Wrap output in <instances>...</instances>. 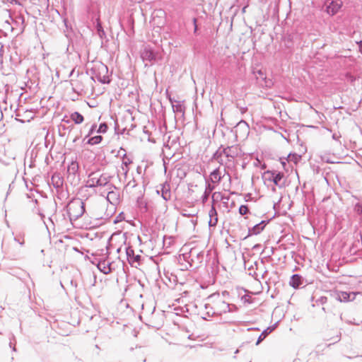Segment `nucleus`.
Here are the masks:
<instances>
[{"instance_id": "nucleus-1", "label": "nucleus", "mask_w": 362, "mask_h": 362, "mask_svg": "<svg viewBox=\"0 0 362 362\" xmlns=\"http://www.w3.org/2000/svg\"><path fill=\"white\" fill-rule=\"evenodd\" d=\"M140 57L145 66H152L163 59V50L161 48L156 49L150 45H144L140 50Z\"/></svg>"}, {"instance_id": "nucleus-2", "label": "nucleus", "mask_w": 362, "mask_h": 362, "mask_svg": "<svg viewBox=\"0 0 362 362\" xmlns=\"http://www.w3.org/2000/svg\"><path fill=\"white\" fill-rule=\"evenodd\" d=\"M64 209L66 211L69 221L72 223L84 214L86 212V205L81 199L72 197L66 205Z\"/></svg>"}, {"instance_id": "nucleus-3", "label": "nucleus", "mask_w": 362, "mask_h": 362, "mask_svg": "<svg viewBox=\"0 0 362 362\" xmlns=\"http://www.w3.org/2000/svg\"><path fill=\"white\" fill-rule=\"evenodd\" d=\"M88 71L91 74L90 78L93 81L96 78L102 84H110L112 81V73L108 74L107 66L101 62L95 64Z\"/></svg>"}, {"instance_id": "nucleus-4", "label": "nucleus", "mask_w": 362, "mask_h": 362, "mask_svg": "<svg viewBox=\"0 0 362 362\" xmlns=\"http://www.w3.org/2000/svg\"><path fill=\"white\" fill-rule=\"evenodd\" d=\"M262 178L273 182L275 186L280 189L285 188L287 185L284 173L279 170H267L262 174Z\"/></svg>"}, {"instance_id": "nucleus-5", "label": "nucleus", "mask_w": 362, "mask_h": 362, "mask_svg": "<svg viewBox=\"0 0 362 362\" xmlns=\"http://www.w3.org/2000/svg\"><path fill=\"white\" fill-rule=\"evenodd\" d=\"M222 177L219 168H215L208 177H204L206 192H212L221 182Z\"/></svg>"}, {"instance_id": "nucleus-6", "label": "nucleus", "mask_w": 362, "mask_h": 362, "mask_svg": "<svg viewBox=\"0 0 362 362\" xmlns=\"http://www.w3.org/2000/svg\"><path fill=\"white\" fill-rule=\"evenodd\" d=\"M111 178L112 176L108 175L106 173H103L98 178L93 177L89 179L86 187L88 188H95L97 187L107 186L109 189H111L112 188L116 189V187L113 184L110 183Z\"/></svg>"}, {"instance_id": "nucleus-7", "label": "nucleus", "mask_w": 362, "mask_h": 362, "mask_svg": "<svg viewBox=\"0 0 362 362\" xmlns=\"http://www.w3.org/2000/svg\"><path fill=\"white\" fill-rule=\"evenodd\" d=\"M67 178L71 185H77L80 181L79 165L76 158L72 159L67 166Z\"/></svg>"}, {"instance_id": "nucleus-8", "label": "nucleus", "mask_w": 362, "mask_h": 362, "mask_svg": "<svg viewBox=\"0 0 362 362\" xmlns=\"http://www.w3.org/2000/svg\"><path fill=\"white\" fill-rule=\"evenodd\" d=\"M325 12L329 16H334L341 11L344 6L342 0H326Z\"/></svg>"}, {"instance_id": "nucleus-9", "label": "nucleus", "mask_w": 362, "mask_h": 362, "mask_svg": "<svg viewBox=\"0 0 362 362\" xmlns=\"http://www.w3.org/2000/svg\"><path fill=\"white\" fill-rule=\"evenodd\" d=\"M357 293L354 291L335 290L332 293V296L341 303H348L353 301L356 298Z\"/></svg>"}, {"instance_id": "nucleus-10", "label": "nucleus", "mask_w": 362, "mask_h": 362, "mask_svg": "<svg viewBox=\"0 0 362 362\" xmlns=\"http://www.w3.org/2000/svg\"><path fill=\"white\" fill-rule=\"evenodd\" d=\"M125 252L127 261L132 267H135L136 268L137 266L134 265V264L137 263L138 265L141 264L143 259L142 257L140 255H135L134 250L131 245L126 247Z\"/></svg>"}, {"instance_id": "nucleus-11", "label": "nucleus", "mask_w": 362, "mask_h": 362, "mask_svg": "<svg viewBox=\"0 0 362 362\" xmlns=\"http://www.w3.org/2000/svg\"><path fill=\"white\" fill-rule=\"evenodd\" d=\"M230 150V146L224 147L223 145L214 153L212 156V159L216 160L221 165H223L224 161L222 158L223 156H225L227 158L232 157L230 154L229 151Z\"/></svg>"}, {"instance_id": "nucleus-12", "label": "nucleus", "mask_w": 362, "mask_h": 362, "mask_svg": "<svg viewBox=\"0 0 362 362\" xmlns=\"http://www.w3.org/2000/svg\"><path fill=\"white\" fill-rule=\"evenodd\" d=\"M269 222V220H263L259 223L255 224L254 226L248 228V233L243 238V240L247 238L250 236L257 235L259 234L262 231L264 230V228L266 227Z\"/></svg>"}, {"instance_id": "nucleus-13", "label": "nucleus", "mask_w": 362, "mask_h": 362, "mask_svg": "<svg viewBox=\"0 0 362 362\" xmlns=\"http://www.w3.org/2000/svg\"><path fill=\"white\" fill-rule=\"evenodd\" d=\"M156 193L161 195L162 198L165 201H169L171 199L170 185L165 181L163 184H160L159 187H157Z\"/></svg>"}, {"instance_id": "nucleus-14", "label": "nucleus", "mask_w": 362, "mask_h": 362, "mask_svg": "<svg viewBox=\"0 0 362 362\" xmlns=\"http://www.w3.org/2000/svg\"><path fill=\"white\" fill-rule=\"evenodd\" d=\"M289 285L295 289L304 287L306 285L305 279L298 274H293L289 281Z\"/></svg>"}, {"instance_id": "nucleus-15", "label": "nucleus", "mask_w": 362, "mask_h": 362, "mask_svg": "<svg viewBox=\"0 0 362 362\" xmlns=\"http://www.w3.org/2000/svg\"><path fill=\"white\" fill-rule=\"evenodd\" d=\"M234 129L235 133L236 134L240 133L243 137H247L250 133V127L248 124L243 119H241L239 122H238Z\"/></svg>"}, {"instance_id": "nucleus-16", "label": "nucleus", "mask_w": 362, "mask_h": 362, "mask_svg": "<svg viewBox=\"0 0 362 362\" xmlns=\"http://www.w3.org/2000/svg\"><path fill=\"white\" fill-rule=\"evenodd\" d=\"M94 27L96 31L97 35L100 37V39L103 41V40L107 38L106 33L104 30V28L102 25V22L100 21V17L98 16L93 20Z\"/></svg>"}, {"instance_id": "nucleus-17", "label": "nucleus", "mask_w": 362, "mask_h": 362, "mask_svg": "<svg viewBox=\"0 0 362 362\" xmlns=\"http://www.w3.org/2000/svg\"><path fill=\"white\" fill-rule=\"evenodd\" d=\"M105 262V259H100V261L98 262V264H96L95 266L100 272L103 273L104 274H108L112 272V264L110 262H108L106 264Z\"/></svg>"}, {"instance_id": "nucleus-18", "label": "nucleus", "mask_w": 362, "mask_h": 362, "mask_svg": "<svg viewBox=\"0 0 362 362\" xmlns=\"http://www.w3.org/2000/svg\"><path fill=\"white\" fill-rule=\"evenodd\" d=\"M210 220L209 221V227H215L218 223V212L214 206L212 205L211 209L209 211Z\"/></svg>"}, {"instance_id": "nucleus-19", "label": "nucleus", "mask_w": 362, "mask_h": 362, "mask_svg": "<svg viewBox=\"0 0 362 362\" xmlns=\"http://www.w3.org/2000/svg\"><path fill=\"white\" fill-rule=\"evenodd\" d=\"M136 206L142 213H148L149 211V206L146 201L144 199V197L139 196L136 199Z\"/></svg>"}, {"instance_id": "nucleus-20", "label": "nucleus", "mask_w": 362, "mask_h": 362, "mask_svg": "<svg viewBox=\"0 0 362 362\" xmlns=\"http://www.w3.org/2000/svg\"><path fill=\"white\" fill-rule=\"evenodd\" d=\"M63 23L66 28V30H64L65 36L69 40V45H68V48H67V49H68L69 47L71 45V44L73 43L71 36L70 35V32L72 33L73 29H72L71 25L69 23V20L66 18H63Z\"/></svg>"}, {"instance_id": "nucleus-21", "label": "nucleus", "mask_w": 362, "mask_h": 362, "mask_svg": "<svg viewBox=\"0 0 362 362\" xmlns=\"http://www.w3.org/2000/svg\"><path fill=\"white\" fill-rule=\"evenodd\" d=\"M51 183L55 189L63 185L64 179L59 173H54L51 177Z\"/></svg>"}, {"instance_id": "nucleus-22", "label": "nucleus", "mask_w": 362, "mask_h": 362, "mask_svg": "<svg viewBox=\"0 0 362 362\" xmlns=\"http://www.w3.org/2000/svg\"><path fill=\"white\" fill-rule=\"evenodd\" d=\"M103 137L101 135H97L94 136H89L85 141H83L85 144L90 146L97 145L102 142Z\"/></svg>"}, {"instance_id": "nucleus-23", "label": "nucleus", "mask_w": 362, "mask_h": 362, "mask_svg": "<svg viewBox=\"0 0 362 362\" xmlns=\"http://www.w3.org/2000/svg\"><path fill=\"white\" fill-rule=\"evenodd\" d=\"M275 325L269 326L264 329L259 334L256 341V345H259L274 329Z\"/></svg>"}, {"instance_id": "nucleus-24", "label": "nucleus", "mask_w": 362, "mask_h": 362, "mask_svg": "<svg viewBox=\"0 0 362 362\" xmlns=\"http://www.w3.org/2000/svg\"><path fill=\"white\" fill-rule=\"evenodd\" d=\"M70 119L76 124H80L84 121V117L77 111L74 112L70 115Z\"/></svg>"}, {"instance_id": "nucleus-25", "label": "nucleus", "mask_w": 362, "mask_h": 362, "mask_svg": "<svg viewBox=\"0 0 362 362\" xmlns=\"http://www.w3.org/2000/svg\"><path fill=\"white\" fill-rule=\"evenodd\" d=\"M57 191V197L58 199L63 200L66 199L69 196V193L67 189H64L63 185L60 187L59 188L56 189Z\"/></svg>"}, {"instance_id": "nucleus-26", "label": "nucleus", "mask_w": 362, "mask_h": 362, "mask_svg": "<svg viewBox=\"0 0 362 362\" xmlns=\"http://www.w3.org/2000/svg\"><path fill=\"white\" fill-rule=\"evenodd\" d=\"M300 160L301 156L294 152L290 153L286 157V160L288 163H293L296 165L300 161Z\"/></svg>"}, {"instance_id": "nucleus-27", "label": "nucleus", "mask_w": 362, "mask_h": 362, "mask_svg": "<svg viewBox=\"0 0 362 362\" xmlns=\"http://www.w3.org/2000/svg\"><path fill=\"white\" fill-rule=\"evenodd\" d=\"M111 119L114 120L115 134L117 135L124 134L127 132V127H124L122 129H119V125L118 124V121L116 117L112 115Z\"/></svg>"}, {"instance_id": "nucleus-28", "label": "nucleus", "mask_w": 362, "mask_h": 362, "mask_svg": "<svg viewBox=\"0 0 362 362\" xmlns=\"http://www.w3.org/2000/svg\"><path fill=\"white\" fill-rule=\"evenodd\" d=\"M118 197H119V195L114 191L111 190L108 192L106 199L110 204H112V205H115L118 202Z\"/></svg>"}, {"instance_id": "nucleus-29", "label": "nucleus", "mask_w": 362, "mask_h": 362, "mask_svg": "<svg viewBox=\"0 0 362 362\" xmlns=\"http://www.w3.org/2000/svg\"><path fill=\"white\" fill-rule=\"evenodd\" d=\"M211 198H212L213 202L215 201V200L218 201V199H220L223 203H225L226 201H228L229 200V197L228 196H226V195L223 194L220 192H214L212 194Z\"/></svg>"}, {"instance_id": "nucleus-30", "label": "nucleus", "mask_w": 362, "mask_h": 362, "mask_svg": "<svg viewBox=\"0 0 362 362\" xmlns=\"http://www.w3.org/2000/svg\"><path fill=\"white\" fill-rule=\"evenodd\" d=\"M223 306H225L227 310H223L222 313H232V312H237L238 310V308L235 304H229L226 303L225 301L222 302Z\"/></svg>"}, {"instance_id": "nucleus-31", "label": "nucleus", "mask_w": 362, "mask_h": 362, "mask_svg": "<svg viewBox=\"0 0 362 362\" xmlns=\"http://www.w3.org/2000/svg\"><path fill=\"white\" fill-rule=\"evenodd\" d=\"M9 17L11 18L12 22L16 25H18L19 24H21L23 25L22 30H24L25 28V18L22 15H18L15 17V18H13L11 14H9Z\"/></svg>"}, {"instance_id": "nucleus-32", "label": "nucleus", "mask_w": 362, "mask_h": 362, "mask_svg": "<svg viewBox=\"0 0 362 362\" xmlns=\"http://www.w3.org/2000/svg\"><path fill=\"white\" fill-rule=\"evenodd\" d=\"M176 105H173V111L175 112H185V107L181 101H176Z\"/></svg>"}, {"instance_id": "nucleus-33", "label": "nucleus", "mask_w": 362, "mask_h": 362, "mask_svg": "<svg viewBox=\"0 0 362 362\" xmlns=\"http://www.w3.org/2000/svg\"><path fill=\"white\" fill-rule=\"evenodd\" d=\"M108 130V125L106 122H101L97 129V133L105 134Z\"/></svg>"}, {"instance_id": "nucleus-34", "label": "nucleus", "mask_w": 362, "mask_h": 362, "mask_svg": "<svg viewBox=\"0 0 362 362\" xmlns=\"http://www.w3.org/2000/svg\"><path fill=\"white\" fill-rule=\"evenodd\" d=\"M194 252H195V250L194 249H192L190 250V253L189 254L185 253V254L183 255L184 259L189 262L190 267H193L192 262H194V259H191V262H189L188 260V258H189L192 255H193Z\"/></svg>"}, {"instance_id": "nucleus-35", "label": "nucleus", "mask_w": 362, "mask_h": 362, "mask_svg": "<svg viewBox=\"0 0 362 362\" xmlns=\"http://www.w3.org/2000/svg\"><path fill=\"white\" fill-rule=\"evenodd\" d=\"M279 160L284 170L285 171L288 172L289 170V168L291 166L288 165V163L286 160V157H280Z\"/></svg>"}, {"instance_id": "nucleus-36", "label": "nucleus", "mask_w": 362, "mask_h": 362, "mask_svg": "<svg viewBox=\"0 0 362 362\" xmlns=\"http://www.w3.org/2000/svg\"><path fill=\"white\" fill-rule=\"evenodd\" d=\"M97 124H93L88 131V134L83 138V141H85L89 136L93 134L95 132H97Z\"/></svg>"}, {"instance_id": "nucleus-37", "label": "nucleus", "mask_w": 362, "mask_h": 362, "mask_svg": "<svg viewBox=\"0 0 362 362\" xmlns=\"http://www.w3.org/2000/svg\"><path fill=\"white\" fill-rule=\"evenodd\" d=\"M354 211L358 216H362V202H357L354 206Z\"/></svg>"}, {"instance_id": "nucleus-38", "label": "nucleus", "mask_w": 362, "mask_h": 362, "mask_svg": "<svg viewBox=\"0 0 362 362\" xmlns=\"http://www.w3.org/2000/svg\"><path fill=\"white\" fill-rule=\"evenodd\" d=\"M238 212L240 215L243 216L250 213L249 207L246 204H242L240 206Z\"/></svg>"}, {"instance_id": "nucleus-39", "label": "nucleus", "mask_w": 362, "mask_h": 362, "mask_svg": "<svg viewBox=\"0 0 362 362\" xmlns=\"http://www.w3.org/2000/svg\"><path fill=\"white\" fill-rule=\"evenodd\" d=\"M204 251L196 252L195 258H196V260L197 262V264H202V262L204 260Z\"/></svg>"}, {"instance_id": "nucleus-40", "label": "nucleus", "mask_w": 362, "mask_h": 362, "mask_svg": "<svg viewBox=\"0 0 362 362\" xmlns=\"http://www.w3.org/2000/svg\"><path fill=\"white\" fill-rule=\"evenodd\" d=\"M345 78L348 81H349L351 83H354L356 80V77L354 75H353L351 72H346L345 74Z\"/></svg>"}, {"instance_id": "nucleus-41", "label": "nucleus", "mask_w": 362, "mask_h": 362, "mask_svg": "<svg viewBox=\"0 0 362 362\" xmlns=\"http://www.w3.org/2000/svg\"><path fill=\"white\" fill-rule=\"evenodd\" d=\"M3 29L6 31H13V28L9 21L6 20L4 21L3 25Z\"/></svg>"}, {"instance_id": "nucleus-42", "label": "nucleus", "mask_w": 362, "mask_h": 362, "mask_svg": "<svg viewBox=\"0 0 362 362\" xmlns=\"http://www.w3.org/2000/svg\"><path fill=\"white\" fill-rule=\"evenodd\" d=\"M93 258H90L89 257H87V258L90 260V262L94 265L98 264V262L101 258L98 257V255L93 253L92 254Z\"/></svg>"}, {"instance_id": "nucleus-43", "label": "nucleus", "mask_w": 362, "mask_h": 362, "mask_svg": "<svg viewBox=\"0 0 362 362\" xmlns=\"http://www.w3.org/2000/svg\"><path fill=\"white\" fill-rule=\"evenodd\" d=\"M253 74L255 75H258V76L261 79L266 78V74H265L264 71L262 69L253 70Z\"/></svg>"}, {"instance_id": "nucleus-44", "label": "nucleus", "mask_w": 362, "mask_h": 362, "mask_svg": "<svg viewBox=\"0 0 362 362\" xmlns=\"http://www.w3.org/2000/svg\"><path fill=\"white\" fill-rule=\"evenodd\" d=\"M124 218H125V216H124V212H121V213H119V214L117 216V217H116V218H115V219L114 220L113 223H114L115 224H116V223H119V222H121V221H124Z\"/></svg>"}, {"instance_id": "nucleus-45", "label": "nucleus", "mask_w": 362, "mask_h": 362, "mask_svg": "<svg viewBox=\"0 0 362 362\" xmlns=\"http://www.w3.org/2000/svg\"><path fill=\"white\" fill-rule=\"evenodd\" d=\"M241 300L244 303H248V304H250L252 302L251 296L248 294H245L243 296H241Z\"/></svg>"}, {"instance_id": "nucleus-46", "label": "nucleus", "mask_w": 362, "mask_h": 362, "mask_svg": "<svg viewBox=\"0 0 362 362\" xmlns=\"http://www.w3.org/2000/svg\"><path fill=\"white\" fill-rule=\"evenodd\" d=\"M327 302V297L326 296H320L318 299L316 300L317 304L324 305Z\"/></svg>"}, {"instance_id": "nucleus-47", "label": "nucleus", "mask_w": 362, "mask_h": 362, "mask_svg": "<svg viewBox=\"0 0 362 362\" xmlns=\"http://www.w3.org/2000/svg\"><path fill=\"white\" fill-rule=\"evenodd\" d=\"M197 18H193L192 19V22H193V25H194V34L196 35H198L199 33H198V25H197Z\"/></svg>"}, {"instance_id": "nucleus-48", "label": "nucleus", "mask_w": 362, "mask_h": 362, "mask_svg": "<svg viewBox=\"0 0 362 362\" xmlns=\"http://www.w3.org/2000/svg\"><path fill=\"white\" fill-rule=\"evenodd\" d=\"M264 82V86L267 88H271L273 85V82L271 79H268L267 77L264 79H262Z\"/></svg>"}, {"instance_id": "nucleus-49", "label": "nucleus", "mask_w": 362, "mask_h": 362, "mask_svg": "<svg viewBox=\"0 0 362 362\" xmlns=\"http://www.w3.org/2000/svg\"><path fill=\"white\" fill-rule=\"evenodd\" d=\"M222 315V312H212L211 313L210 311H207L206 313V315L207 317H214V316H219V315Z\"/></svg>"}, {"instance_id": "nucleus-50", "label": "nucleus", "mask_w": 362, "mask_h": 362, "mask_svg": "<svg viewBox=\"0 0 362 362\" xmlns=\"http://www.w3.org/2000/svg\"><path fill=\"white\" fill-rule=\"evenodd\" d=\"M209 194V192H206V191H205L204 193L202 194V196L201 197V200L203 204H205L208 201Z\"/></svg>"}, {"instance_id": "nucleus-51", "label": "nucleus", "mask_w": 362, "mask_h": 362, "mask_svg": "<svg viewBox=\"0 0 362 362\" xmlns=\"http://www.w3.org/2000/svg\"><path fill=\"white\" fill-rule=\"evenodd\" d=\"M144 133L148 135V141L149 142H152V143H156V141L154 139H152L151 137H150V132L148 130H146V127H144Z\"/></svg>"}, {"instance_id": "nucleus-52", "label": "nucleus", "mask_w": 362, "mask_h": 362, "mask_svg": "<svg viewBox=\"0 0 362 362\" xmlns=\"http://www.w3.org/2000/svg\"><path fill=\"white\" fill-rule=\"evenodd\" d=\"M60 127H61L63 130L69 129V131H71V130H72V129L74 128V125L71 124L70 126L66 127L65 124H60Z\"/></svg>"}, {"instance_id": "nucleus-53", "label": "nucleus", "mask_w": 362, "mask_h": 362, "mask_svg": "<svg viewBox=\"0 0 362 362\" xmlns=\"http://www.w3.org/2000/svg\"><path fill=\"white\" fill-rule=\"evenodd\" d=\"M71 119L69 118H67L66 116H64V118L62 119V122H64L65 124H70L71 122Z\"/></svg>"}, {"instance_id": "nucleus-54", "label": "nucleus", "mask_w": 362, "mask_h": 362, "mask_svg": "<svg viewBox=\"0 0 362 362\" xmlns=\"http://www.w3.org/2000/svg\"><path fill=\"white\" fill-rule=\"evenodd\" d=\"M132 163V160L130 159H128L127 160H124L122 162V164L125 166H127L128 165L131 164Z\"/></svg>"}, {"instance_id": "nucleus-55", "label": "nucleus", "mask_w": 362, "mask_h": 362, "mask_svg": "<svg viewBox=\"0 0 362 362\" xmlns=\"http://www.w3.org/2000/svg\"><path fill=\"white\" fill-rule=\"evenodd\" d=\"M70 284L72 286H74V288H76L77 287V282L76 280H74V279H71L70 281Z\"/></svg>"}, {"instance_id": "nucleus-56", "label": "nucleus", "mask_w": 362, "mask_h": 362, "mask_svg": "<svg viewBox=\"0 0 362 362\" xmlns=\"http://www.w3.org/2000/svg\"><path fill=\"white\" fill-rule=\"evenodd\" d=\"M6 32L4 29H0V37L2 36H6Z\"/></svg>"}, {"instance_id": "nucleus-57", "label": "nucleus", "mask_w": 362, "mask_h": 362, "mask_svg": "<svg viewBox=\"0 0 362 362\" xmlns=\"http://www.w3.org/2000/svg\"><path fill=\"white\" fill-rule=\"evenodd\" d=\"M332 137L334 140H338L340 137V135H338L337 133H334Z\"/></svg>"}, {"instance_id": "nucleus-58", "label": "nucleus", "mask_w": 362, "mask_h": 362, "mask_svg": "<svg viewBox=\"0 0 362 362\" xmlns=\"http://www.w3.org/2000/svg\"><path fill=\"white\" fill-rule=\"evenodd\" d=\"M204 308H205L206 310H208V309L212 310L213 309L212 306L210 304H209V303H206L204 305Z\"/></svg>"}, {"instance_id": "nucleus-59", "label": "nucleus", "mask_w": 362, "mask_h": 362, "mask_svg": "<svg viewBox=\"0 0 362 362\" xmlns=\"http://www.w3.org/2000/svg\"><path fill=\"white\" fill-rule=\"evenodd\" d=\"M132 3L139 4L144 1V0H129Z\"/></svg>"}, {"instance_id": "nucleus-60", "label": "nucleus", "mask_w": 362, "mask_h": 362, "mask_svg": "<svg viewBox=\"0 0 362 362\" xmlns=\"http://www.w3.org/2000/svg\"><path fill=\"white\" fill-rule=\"evenodd\" d=\"M261 247V245L260 244H255L254 246H253V249L254 250H258Z\"/></svg>"}, {"instance_id": "nucleus-61", "label": "nucleus", "mask_w": 362, "mask_h": 362, "mask_svg": "<svg viewBox=\"0 0 362 362\" xmlns=\"http://www.w3.org/2000/svg\"><path fill=\"white\" fill-rule=\"evenodd\" d=\"M38 214L40 216L41 219L43 221L45 217V214L43 213L40 212V211H38Z\"/></svg>"}, {"instance_id": "nucleus-62", "label": "nucleus", "mask_w": 362, "mask_h": 362, "mask_svg": "<svg viewBox=\"0 0 362 362\" xmlns=\"http://www.w3.org/2000/svg\"><path fill=\"white\" fill-rule=\"evenodd\" d=\"M168 100L170 102V103L172 104V105H174V103H176V101H177L176 100L172 98L171 97L168 98Z\"/></svg>"}, {"instance_id": "nucleus-63", "label": "nucleus", "mask_w": 362, "mask_h": 362, "mask_svg": "<svg viewBox=\"0 0 362 362\" xmlns=\"http://www.w3.org/2000/svg\"><path fill=\"white\" fill-rule=\"evenodd\" d=\"M9 346H10V347L12 349V350H13V351H16V346H13V345H12V342H11V341H10V343H9Z\"/></svg>"}, {"instance_id": "nucleus-64", "label": "nucleus", "mask_w": 362, "mask_h": 362, "mask_svg": "<svg viewBox=\"0 0 362 362\" xmlns=\"http://www.w3.org/2000/svg\"><path fill=\"white\" fill-rule=\"evenodd\" d=\"M276 186H275V185H274V186H272V188H271V190H272L274 193L276 192Z\"/></svg>"}]
</instances>
